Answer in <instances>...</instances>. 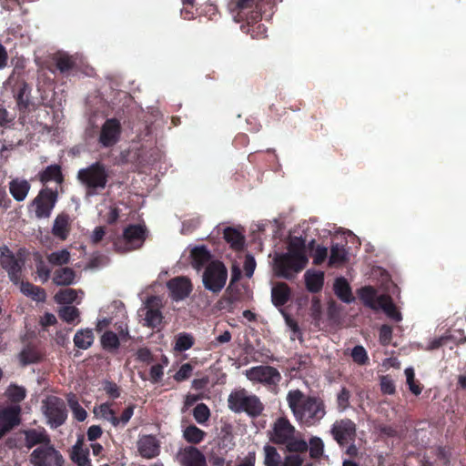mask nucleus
Returning a JSON list of instances; mask_svg holds the SVG:
<instances>
[{"mask_svg": "<svg viewBox=\"0 0 466 466\" xmlns=\"http://www.w3.org/2000/svg\"><path fill=\"white\" fill-rule=\"evenodd\" d=\"M244 375L252 383H259L268 388L278 386L282 379L280 372L269 365L251 367L244 371Z\"/></svg>", "mask_w": 466, "mask_h": 466, "instance_id": "obj_8", "label": "nucleus"}, {"mask_svg": "<svg viewBox=\"0 0 466 466\" xmlns=\"http://www.w3.org/2000/svg\"><path fill=\"white\" fill-rule=\"evenodd\" d=\"M334 292L343 302L350 303L354 300L350 287L344 278L336 279Z\"/></svg>", "mask_w": 466, "mask_h": 466, "instance_id": "obj_27", "label": "nucleus"}, {"mask_svg": "<svg viewBox=\"0 0 466 466\" xmlns=\"http://www.w3.org/2000/svg\"><path fill=\"white\" fill-rule=\"evenodd\" d=\"M105 234H106V231H105L104 227H101V226L96 227L89 237L91 243L94 245H96L103 239V238L105 237Z\"/></svg>", "mask_w": 466, "mask_h": 466, "instance_id": "obj_59", "label": "nucleus"}, {"mask_svg": "<svg viewBox=\"0 0 466 466\" xmlns=\"http://www.w3.org/2000/svg\"><path fill=\"white\" fill-rule=\"evenodd\" d=\"M359 296L365 306L374 310L382 309L389 318L397 322L402 319L400 312L398 311L390 296L378 295L377 291L371 287L360 289Z\"/></svg>", "mask_w": 466, "mask_h": 466, "instance_id": "obj_5", "label": "nucleus"}, {"mask_svg": "<svg viewBox=\"0 0 466 466\" xmlns=\"http://www.w3.org/2000/svg\"><path fill=\"white\" fill-rule=\"evenodd\" d=\"M154 299L155 298L148 299L146 303V306L139 311L143 312L145 315V325L152 328L158 326L162 321V314L159 309H152L148 306Z\"/></svg>", "mask_w": 466, "mask_h": 466, "instance_id": "obj_24", "label": "nucleus"}, {"mask_svg": "<svg viewBox=\"0 0 466 466\" xmlns=\"http://www.w3.org/2000/svg\"><path fill=\"white\" fill-rule=\"evenodd\" d=\"M192 372V366L189 363L183 364L174 375L177 381H183L187 380Z\"/></svg>", "mask_w": 466, "mask_h": 466, "instance_id": "obj_54", "label": "nucleus"}, {"mask_svg": "<svg viewBox=\"0 0 466 466\" xmlns=\"http://www.w3.org/2000/svg\"><path fill=\"white\" fill-rule=\"evenodd\" d=\"M72 460L77 466H92L87 452L83 451L78 445H75L73 448Z\"/></svg>", "mask_w": 466, "mask_h": 466, "instance_id": "obj_44", "label": "nucleus"}, {"mask_svg": "<svg viewBox=\"0 0 466 466\" xmlns=\"http://www.w3.org/2000/svg\"><path fill=\"white\" fill-rule=\"evenodd\" d=\"M56 201V194L51 189H43L35 198V216L39 218H48Z\"/></svg>", "mask_w": 466, "mask_h": 466, "instance_id": "obj_14", "label": "nucleus"}, {"mask_svg": "<svg viewBox=\"0 0 466 466\" xmlns=\"http://www.w3.org/2000/svg\"><path fill=\"white\" fill-rule=\"evenodd\" d=\"M33 466H62L63 457L52 444L38 446L30 454Z\"/></svg>", "mask_w": 466, "mask_h": 466, "instance_id": "obj_10", "label": "nucleus"}, {"mask_svg": "<svg viewBox=\"0 0 466 466\" xmlns=\"http://www.w3.org/2000/svg\"><path fill=\"white\" fill-rule=\"evenodd\" d=\"M224 238L236 250L244 247L245 239L243 235L235 228H227L224 229Z\"/></svg>", "mask_w": 466, "mask_h": 466, "instance_id": "obj_33", "label": "nucleus"}, {"mask_svg": "<svg viewBox=\"0 0 466 466\" xmlns=\"http://www.w3.org/2000/svg\"><path fill=\"white\" fill-rule=\"evenodd\" d=\"M230 340L231 333L228 330H225L215 338V339L211 342V346L213 348H217L219 345L228 343Z\"/></svg>", "mask_w": 466, "mask_h": 466, "instance_id": "obj_62", "label": "nucleus"}, {"mask_svg": "<svg viewBox=\"0 0 466 466\" xmlns=\"http://www.w3.org/2000/svg\"><path fill=\"white\" fill-rule=\"evenodd\" d=\"M286 323L290 330V339L292 340L300 339L301 332L299 330L298 324L289 318H286Z\"/></svg>", "mask_w": 466, "mask_h": 466, "instance_id": "obj_58", "label": "nucleus"}, {"mask_svg": "<svg viewBox=\"0 0 466 466\" xmlns=\"http://www.w3.org/2000/svg\"><path fill=\"white\" fill-rule=\"evenodd\" d=\"M404 373L406 376V381H407V384L409 385L410 390L415 395L420 394L421 390H420V386L415 384V382H414L415 373H414L413 368H411V367L406 368L404 370Z\"/></svg>", "mask_w": 466, "mask_h": 466, "instance_id": "obj_48", "label": "nucleus"}, {"mask_svg": "<svg viewBox=\"0 0 466 466\" xmlns=\"http://www.w3.org/2000/svg\"><path fill=\"white\" fill-rule=\"evenodd\" d=\"M59 317L67 323H73L76 320L79 322V310L74 306H65L59 309Z\"/></svg>", "mask_w": 466, "mask_h": 466, "instance_id": "obj_41", "label": "nucleus"}, {"mask_svg": "<svg viewBox=\"0 0 466 466\" xmlns=\"http://www.w3.org/2000/svg\"><path fill=\"white\" fill-rule=\"evenodd\" d=\"M25 446L30 449L34 446L51 444L50 438L44 428L24 431Z\"/></svg>", "mask_w": 466, "mask_h": 466, "instance_id": "obj_19", "label": "nucleus"}, {"mask_svg": "<svg viewBox=\"0 0 466 466\" xmlns=\"http://www.w3.org/2000/svg\"><path fill=\"white\" fill-rule=\"evenodd\" d=\"M29 87L26 85H24V86L20 89L18 95H17V101L20 106H23L24 107H26L29 103Z\"/></svg>", "mask_w": 466, "mask_h": 466, "instance_id": "obj_63", "label": "nucleus"}, {"mask_svg": "<svg viewBox=\"0 0 466 466\" xmlns=\"http://www.w3.org/2000/svg\"><path fill=\"white\" fill-rule=\"evenodd\" d=\"M42 410L47 420V424L51 428H57L61 426L66 420L67 412L65 402L58 397H47L43 401Z\"/></svg>", "mask_w": 466, "mask_h": 466, "instance_id": "obj_9", "label": "nucleus"}, {"mask_svg": "<svg viewBox=\"0 0 466 466\" xmlns=\"http://www.w3.org/2000/svg\"><path fill=\"white\" fill-rule=\"evenodd\" d=\"M23 264V259L15 256L7 246L0 248V265L8 273L10 280L15 284L19 282Z\"/></svg>", "mask_w": 466, "mask_h": 466, "instance_id": "obj_12", "label": "nucleus"}, {"mask_svg": "<svg viewBox=\"0 0 466 466\" xmlns=\"http://www.w3.org/2000/svg\"><path fill=\"white\" fill-rule=\"evenodd\" d=\"M66 400L75 419L77 420L78 421H84L87 417V413L86 410L80 406L76 395L70 393L67 395Z\"/></svg>", "mask_w": 466, "mask_h": 466, "instance_id": "obj_35", "label": "nucleus"}, {"mask_svg": "<svg viewBox=\"0 0 466 466\" xmlns=\"http://www.w3.org/2000/svg\"><path fill=\"white\" fill-rule=\"evenodd\" d=\"M20 361L23 365L35 363L39 360L38 353L32 348H25L20 353Z\"/></svg>", "mask_w": 466, "mask_h": 466, "instance_id": "obj_47", "label": "nucleus"}, {"mask_svg": "<svg viewBox=\"0 0 466 466\" xmlns=\"http://www.w3.org/2000/svg\"><path fill=\"white\" fill-rule=\"evenodd\" d=\"M308 263L305 242L301 238H292L285 253L276 254L273 271L279 278L290 279L301 271Z\"/></svg>", "mask_w": 466, "mask_h": 466, "instance_id": "obj_2", "label": "nucleus"}, {"mask_svg": "<svg viewBox=\"0 0 466 466\" xmlns=\"http://www.w3.org/2000/svg\"><path fill=\"white\" fill-rule=\"evenodd\" d=\"M404 373L406 376V381H407V384L409 385L410 390L415 395L420 394L421 390H420V386L415 384V382H414L415 373H414L413 368H411V367L406 368L404 370Z\"/></svg>", "mask_w": 466, "mask_h": 466, "instance_id": "obj_49", "label": "nucleus"}, {"mask_svg": "<svg viewBox=\"0 0 466 466\" xmlns=\"http://www.w3.org/2000/svg\"><path fill=\"white\" fill-rule=\"evenodd\" d=\"M290 290L287 284L279 283L271 289V299L275 306H283L289 300Z\"/></svg>", "mask_w": 466, "mask_h": 466, "instance_id": "obj_28", "label": "nucleus"}, {"mask_svg": "<svg viewBox=\"0 0 466 466\" xmlns=\"http://www.w3.org/2000/svg\"><path fill=\"white\" fill-rule=\"evenodd\" d=\"M356 424L350 419L335 420L330 428L333 439L340 445L353 441L356 436Z\"/></svg>", "mask_w": 466, "mask_h": 466, "instance_id": "obj_13", "label": "nucleus"}, {"mask_svg": "<svg viewBox=\"0 0 466 466\" xmlns=\"http://www.w3.org/2000/svg\"><path fill=\"white\" fill-rule=\"evenodd\" d=\"M30 184L25 179L15 178L9 183V191L15 200L20 202L25 199L30 190Z\"/></svg>", "mask_w": 466, "mask_h": 466, "instance_id": "obj_21", "label": "nucleus"}, {"mask_svg": "<svg viewBox=\"0 0 466 466\" xmlns=\"http://www.w3.org/2000/svg\"><path fill=\"white\" fill-rule=\"evenodd\" d=\"M101 343L104 349L116 350L119 346V339L116 333L107 331L102 336Z\"/></svg>", "mask_w": 466, "mask_h": 466, "instance_id": "obj_45", "label": "nucleus"}, {"mask_svg": "<svg viewBox=\"0 0 466 466\" xmlns=\"http://www.w3.org/2000/svg\"><path fill=\"white\" fill-rule=\"evenodd\" d=\"M108 174L104 165L96 162L77 172V178L86 188L87 197L96 196L107 183Z\"/></svg>", "mask_w": 466, "mask_h": 466, "instance_id": "obj_4", "label": "nucleus"}, {"mask_svg": "<svg viewBox=\"0 0 466 466\" xmlns=\"http://www.w3.org/2000/svg\"><path fill=\"white\" fill-rule=\"evenodd\" d=\"M380 388L382 392L386 394H392L395 391V386L393 381L387 377L381 378Z\"/></svg>", "mask_w": 466, "mask_h": 466, "instance_id": "obj_64", "label": "nucleus"}, {"mask_svg": "<svg viewBox=\"0 0 466 466\" xmlns=\"http://www.w3.org/2000/svg\"><path fill=\"white\" fill-rule=\"evenodd\" d=\"M121 131L120 123L116 118L107 119L101 127L98 141L105 147L114 146L119 139Z\"/></svg>", "mask_w": 466, "mask_h": 466, "instance_id": "obj_15", "label": "nucleus"}, {"mask_svg": "<svg viewBox=\"0 0 466 466\" xmlns=\"http://www.w3.org/2000/svg\"><path fill=\"white\" fill-rule=\"evenodd\" d=\"M95 340L94 332L91 329H78L73 339L75 346L79 349L86 350L89 349Z\"/></svg>", "mask_w": 466, "mask_h": 466, "instance_id": "obj_23", "label": "nucleus"}, {"mask_svg": "<svg viewBox=\"0 0 466 466\" xmlns=\"http://www.w3.org/2000/svg\"><path fill=\"white\" fill-rule=\"evenodd\" d=\"M50 273H51V270L47 268V266L43 261H40L37 264V275L43 283L46 282L49 279Z\"/></svg>", "mask_w": 466, "mask_h": 466, "instance_id": "obj_60", "label": "nucleus"}, {"mask_svg": "<svg viewBox=\"0 0 466 466\" xmlns=\"http://www.w3.org/2000/svg\"><path fill=\"white\" fill-rule=\"evenodd\" d=\"M191 264L192 267L200 270L203 267H206L212 262L211 255L205 246L194 247L190 251Z\"/></svg>", "mask_w": 466, "mask_h": 466, "instance_id": "obj_20", "label": "nucleus"}, {"mask_svg": "<svg viewBox=\"0 0 466 466\" xmlns=\"http://www.w3.org/2000/svg\"><path fill=\"white\" fill-rule=\"evenodd\" d=\"M5 394L12 402H20L25 398L26 391L24 387L12 384L7 388Z\"/></svg>", "mask_w": 466, "mask_h": 466, "instance_id": "obj_43", "label": "nucleus"}, {"mask_svg": "<svg viewBox=\"0 0 466 466\" xmlns=\"http://www.w3.org/2000/svg\"><path fill=\"white\" fill-rule=\"evenodd\" d=\"M21 292L26 297H30L33 300L42 302L46 300V295L45 290L29 282H22L20 286Z\"/></svg>", "mask_w": 466, "mask_h": 466, "instance_id": "obj_32", "label": "nucleus"}, {"mask_svg": "<svg viewBox=\"0 0 466 466\" xmlns=\"http://www.w3.org/2000/svg\"><path fill=\"white\" fill-rule=\"evenodd\" d=\"M305 282L307 289L311 292L319 291L324 283V273L316 270H308L305 273Z\"/></svg>", "mask_w": 466, "mask_h": 466, "instance_id": "obj_25", "label": "nucleus"}, {"mask_svg": "<svg viewBox=\"0 0 466 466\" xmlns=\"http://www.w3.org/2000/svg\"><path fill=\"white\" fill-rule=\"evenodd\" d=\"M264 464L266 466H278L281 462L279 453L276 448L270 445L264 446Z\"/></svg>", "mask_w": 466, "mask_h": 466, "instance_id": "obj_40", "label": "nucleus"}, {"mask_svg": "<svg viewBox=\"0 0 466 466\" xmlns=\"http://www.w3.org/2000/svg\"><path fill=\"white\" fill-rule=\"evenodd\" d=\"M193 345V336L189 333L182 332L177 336L174 350L182 352L189 350Z\"/></svg>", "mask_w": 466, "mask_h": 466, "instance_id": "obj_38", "label": "nucleus"}, {"mask_svg": "<svg viewBox=\"0 0 466 466\" xmlns=\"http://www.w3.org/2000/svg\"><path fill=\"white\" fill-rule=\"evenodd\" d=\"M304 459L299 454H289L284 457L279 466H302Z\"/></svg>", "mask_w": 466, "mask_h": 466, "instance_id": "obj_53", "label": "nucleus"}, {"mask_svg": "<svg viewBox=\"0 0 466 466\" xmlns=\"http://www.w3.org/2000/svg\"><path fill=\"white\" fill-rule=\"evenodd\" d=\"M83 295H84V293L82 290H76V289H65L59 290L55 295L54 299H55L56 302L58 304H70L75 301H77L78 299L81 300L83 298Z\"/></svg>", "mask_w": 466, "mask_h": 466, "instance_id": "obj_29", "label": "nucleus"}, {"mask_svg": "<svg viewBox=\"0 0 466 466\" xmlns=\"http://www.w3.org/2000/svg\"><path fill=\"white\" fill-rule=\"evenodd\" d=\"M21 408L19 406H11L0 411V420L12 430L20 423Z\"/></svg>", "mask_w": 466, "mask_h": 466, "instance_id": "obj_22", "label": "nucleus"}, {"mask_svg": "<svg viewBox=\"0 0 466 466\" xmlns=\"http://www.w3.org/2000/svg\"><path fill=\"white\" fill-rule=\"evenodd\" d=\"M328 256V249L325 247H317L312 254L313 263L315 265L321 264Z\"/></svg>", "mask_w": 466, "mask_h": 466, "instance_id": "obj_56", "label": "nucleus"}, {"mask_svg": "<svg viewBox=\"0 0 466 466\" xmlns=\"http://www.w3.org/2000/svg\"><path fill=\"white\" fill-rule=\"evenodd\" d=\"M296 429L284 417L279 418L272 426L270 431L271 441L277 444H284L289 451H303L308 449V443L299 439L295 438Z\"/></svg>", "mask_w": 466, "mask_h": 466, "instance_id": "obj_3", "label": "nucleus"}, {"mask_svg": "<svg viewBox=\"0 0 466 466\" xmlns=\"http://www.w3.org/2000/svg\"><path fill=\"white\" fill-rule=\"evenodd\" d=\"M164 375L163 366L160 364L153 365L150 369V380L153 383L158 382Z\"/></svg>", "mask_w": 466, "mask_h": 466, "instance_id": "obj_61", "label": "nucleus"}, {"mask_svg": "<svg viewBox=\"0 0 466 466\" xmlns=\"http://www.w3.org/2000/svg\"><path fill=\"white\" fill-rule=\"evenodd\" d=\"M75 66V60L72 56L66 54H60L56 57V66L61 72H66Z\"/></svg>", "mask_w": 466, "mask_h": 466, "instance_id": "obj_46", "label": "nucleus"}, {"mask_svg": "<svg viewBox=\"0 0 466 466\" xmlns=\"http://www.w3.org/2000/svg\"><path fill=\"white\" fill-rule=\"evenodd\" d=\"M286 400L295 419L303 426L317 425L326 415L325 403L319 397L305 396L299 390H292Z\"/></svg>", "mask_w": 466, "mask_h": 466, "instance_id": "obj_1", "label": "nucleus"}, {"mask_svg": "<svg viewBox=\"0 0 466 466\" xmlns=\"http://www.w3.org/2000/svg\"><path fill=\"white\" fill-rule=\"evenodd\" d=\"M206 436L205 431L195 425H189L183 431V438L189 443H199Z\"/></svg>", "mask_w": 466, "mask_h": 466, "instance_id": "obj_34", "label": "nucleus"}, {"mask_svg": "<svg viewBox=\"0 0 466 466\" xmlns=\"http://www.w3.org/2000/svg\"><path fill=\"white\" fill-rule=\"evenodd\" d=\"M70 257V252L66 248H62L50 253L47 261L53 266H63L69 262Z\"/></svg>", "mask_w": 466, "mask_h": 466, "instance_id": "obj_37", "label": "nucleus"}, {"mask_svg": "<svg viewBox=\"0 0 466 466\" xmlns=\"http://www.w3.org/2000/svg\"><path fill=\"white\" fill-rule=\"evenodd\" d=\"M351 357L353 360L360 364L363 365L368 360V355L366 350L362 346H355L351 350Z\"/></svg>", "mask_w": 466, "mask_h": 466, "instance_id": "obj_50", "label": "nucleus"}, {"mask_svg": "<svg viewBox=\"0 0 466 466\" xmlns=\"http://www.w3.org/2000/svg\"><path fill=\"white\" fill-rule=\"evenodd\" d=\"M76 273L69 268H61L54 272L53 282L57 286H69L75 282Z\"/></svg>", "mask_w": 466, "mask_h": 466, "instance_id": "obj_30", "label": "nucleus"}, {"mask_svg": "<svg viewBox=\"0 0 466 466\" xmlns=\"http://www.w3.org/2000/svg\"><path fill=\"white\" fill-rule=\"evenodd\" d=\"M134 414V406L130 405L125 410L122 412V415L120 418H117V428L118 427H125L127 422L130 420Z\"/></svg>", "mask_w": 466, "mask_h": 466, "instance_id": "obj_57", "label": "nucleus"}, {"mask_svg": "<svg viewBox=\"0 0 466 466\" xmlns=\"http://www.w3.org/2000/svg\"><path fill=\"white\" fill-rule=\"evenodd\" d=\"M244 271L248 278H251L256 268V261L253 256L248 254L244 260Z\"/></svg>", "mask_w": 466, "mask_h": 466, "instance_id": "obj_55", "label": "nucleus"}, {"mask_svg": "<svg viewBox=\"0 0 466 466\" xmlns=\"http://www.w3.org/2000/svg\"><path fill=\"white\" fill-rule=\"evenodd\" d=\"M94 414L97 419L108 421L113 427L117 428V417L108 403H102L94 408Z\"/></svg>", "mask_w": 466, "mask_h": 466, "instance_id": "obj_26", "label": "nucleus"}, {"mask_svg": "<svg viewBox=\"0 0 466 466\" xmlns=\"http://www.w3.org/2000/svg\"><path fill=\"white\" fill-rule=\"evenodd\" d=\"M144 240V228L139 225H133L125 229L123 238L115 243V248L118 252H128L141 247Z\"/></svg>", "mask_w": 466, "mask_h": 466, "instance_id": "obj_11", "label": "nucleus"}, {"mask_svg": "<svg viewBox=\"0 0 466 466\" xmlns=\"http://www.w3.org/2000/svg\"><path fill=\"white\" fill-rule=\"evenodd\" d=\"M40 180L42 182L56 181L60 183L62 181L61 168L58 165L48 166L41 174Z\"/></svg>", "mask_w": 466, "mask_h": 466, "instance_id": "obj_36", "label": "nucleus"}, {"mask_svg": "<svg viewBox=\"0 0 466 466\" xmlns=\"http://www.w3.org/2000/svg\"><path fill=\"white\" fill-rule=\"evenodd\" d=\"M180 466H205L204 455L195 447H187L177 454Z\"/></svg>", "mask_w": 466, "mask_h": 466, "instance_id": "obj_18", "label": "nucleus"}, {"mask_svg": "<svg viewBox=\"0 0 466 466\" xmlns=\"http://www.w3.org/2000/svg\"><path fill=\"white\" fill-rule=\"evenodd\" d=\"M68 220L65 216H58L54 222L53 225V234L58 237L61 239H65L67 237L68 229H67Z\"/></svg>", "mask_w": 466, "mask_h": 466, "instance_id": "obj_39", "label": "nucleus"}, {"mask_svg": "<svg viewBox=\"0 0 466 466\" xmlns=\"http://www.w3.org/2000/svg\"><path fill=\"white\" fill-rule=\"evenodd\" d=\"M228 408L234 412H246L252 417L258 416L263 410L259 398L241 389L232 391L228 399Z\"/></svg>", "mask_w": 466, "mask_h": 466, "instance_id": "obj_6", "label": "nucleus"}, {"mask_svg": "<svg viewBox=\"0 0 466 466\" xmlns=\"http://www.w3.org/2000/svg\"><path fill=\"white\" fill-rule=\"evenodd\" d=\"M193 417L198 424L204 425L209 420L210 410L206 404L199 403L193 410Z\"/></svg>", "mask_w": 466, "mask_h": 466, "instance_id": "obj_42", "label": "nucleus"}, {"mask_svg": "<svg viewBox=\"0 0 466 466\" xmlns=\"http://www.w3.org/2000/svg\"><path fill=\"white\" fill-rule=\"evenodd\" d=\"M228 279V270L224 264L213 260L205 268L202 275V283L206 289L218 293L225 287Z\"/></svg>", "mask_w": 466, "mask_h": 466, "instance_id": "obj_7", "label": "nucleus"}, {"mask_svg": "<svg viewBox=\"0 0 466 466\" xmlns=\"http://www.w3.org/2000/svg\"><path fill=\"white\" fill-rule=\"evenodd\" d=\"M137 448L139 455L145 459H153L160 452V441L152 434L138 436Z\"/></svg>", "mask_w": 466, "mask_h": 466, "instance_id": "obj_16", "label": "nucleus"}, {"mask_svg": "<svg viewBox=\"0 0 466 466\" xmlns=\"http://www.w3.org/2000/svg\"><path fill=\"white\" fill-rule=\"evenodd\" d=\"M348 258V252L343 245L333 244L330 247V255L329 265L330 267H339L342 265Z\"/></svg>", "mask_w": 466, "mask_h": 466, "instance_id": "obj_31", "label": "nucleus"}, {"mask_svg": "<svg viewBox=\"0 0 466 466\" xmlns=\"http://www.w3.org/2000/svg\"><path fill=\"white\" fill-rule=\"evenodd\" d=\"M323 441L318 437H314L309 441V451L312 457H319L323 452Z\"/></svg>", "mask_w": 466, "mask_h": 466, "instance_id": "obj_52", "label": "nucleus"}, {"mask_svg": "<svg viewBox=\"0 0 466 466\" xmlns=\"http://www.w3.org/2000/svg\"><path fill=\"white\" fill-rule=\"evenodd\" d=\"M170 297L175 301L185 299L192 291V284L186 277H177L167 283Z\"/></svg>", "mask_w": 466, "mask_h": 466, "instance_id": "obj_17", "label": "nucleus"}, {"mask_svg": "<svg viewBox=\"0 0 466 466\" xmlns=\"http://www.w3.org/2000/svg\"><path fill=\"white\" fill-rule=\"evenodd\" d=\"M350 393L346 388H342L337 395L338 409L344 411L350 406Z\"/></svg>", "mask_w": 466, "mask_h": 466, "instance_id": "obj_51", "label": "nucleus"}]
</instances>
